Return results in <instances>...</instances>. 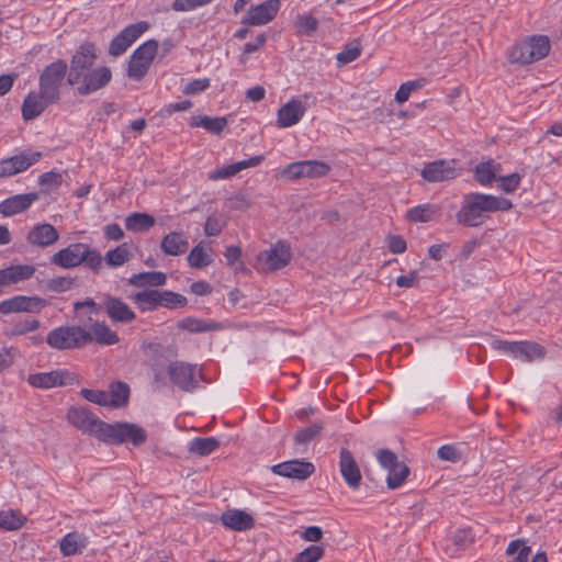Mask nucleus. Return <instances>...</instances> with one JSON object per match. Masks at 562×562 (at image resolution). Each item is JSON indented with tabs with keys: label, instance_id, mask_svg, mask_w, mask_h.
I'll return each mask as SVG.
<instances>
[{
	"label": "nucleus",
	"instance_id": "nucleus-1",
	"mask_svg": "<svg viewBox=\"0 0 562 562\" xmlns=\"http://www.w3.org/2000/svg\"><path fill=\"white\" fill-rule=\"evenodd\" d=\"M513 203L492 194L471 192L463 196L462 205L456 214L457 222L465 227H479L490 213L508 211Z\"/></svg>",
	"mask_w": 562,
	"mask_h": 562
},
{
	"label": "nucleus",
	"instance_id": "nucleus-2",
	"mask_svg": "<svg viewBox=\"0 0 562 562\" xmlns=\"http://www.w3.org/2000/svg\"><path fill=\"white\" fill-rule=\"evenodd\" d=\"M98 431V439L114 445L130 441L134 446H139L147 439V434L144 428L128 423H116L111 425L103 422Z\"/></svg>",
	"mask_w": 562,
	"mask_h": 562
},
{
	"label": "nucleus",
	"instance_id": "nucleus-3",
	"mask_svg": "<svg viewBox=\"0 0 562 562\" xmlns=\"http://www.w3.org/2000/svg\"><path fill=\"white\" fill-rule=\"evenodd\" d=\"M68 65L64 59H57L47 65L38 78V90L43 92L45 99L54 102L60 100V89L66 76H68Z\"/></svg>",
	"mask_w": 562,
	"mask_h": 562
},
{
	"label": "nucleus",
	"instance_id": "nucleus-4",
	"mask_svg": "<svg viewBox=\"0 0 562 562\" xmlns=\"http://www.w3.org/2000/svg\"><path fill=\"white\" fill-rule=\"evenodd\" d=\"M550 52V41L544 35H533L512 47L509 60L528 65L546 57Z\"/></svg>",
	"mask_w": 562,
	"mask_h": 562
},
{
	"label": "nucleus",
	"instance_id": "nucleus-5",
	"mask_svg": "<svg viewBox=\"0 0 562 562\" xmlns=\"http://www.w3.org/2000/svg\"><path fill=\"white\" fill-rule=\"evenodd\" d=\"M491 347L505 355H510L521 361L531 362L537 359H542L546 356L544 348L531 341H507L494 339L491 341Z\"/></svg>",
	"mask_w": 562,
	"mask_h": 562
},
{
	"label": "nucleus",
	"instance_id": "nucleus-6",
	"mask_svg": "<svg viewBox=\"0 0 562 562\" xmlns=\"http://www.w3.org/2000/svg\"><path fill=\"white\" fill-rule=\"evenodd\" d=\"M167 373L171 383L186 393H193L199 387V379L202 378L196 364L184 361H171L167 367Z\"/></svg>",
	"mask_w": 562,
	"mask_h": 562
},
{
	"label": "nucleus",
	"instance_id": "nucleus-7",
	"mask_svg": "<svg viewBox=\"0 0 562 562\" xmlns=\"http://www.w3.org/2000/svg\"><path fill=\"white\" fill-rule=\"evenodd\" d=\"M87 338V329L81 326H60L48 333L46 342L58 350L75 349L82 347Z\"/></svg>",
	"mask_w": 562,
	"mask_h": 562
},
{
	"label": "nucleus",
	"instance_id": "nucleus-8",
	"mask_svg": "<svg viewBox=\"0 0 562 562\" xmlns=\"http://www.w3.org/2000/svg\"><path fill=\"white\" fill-rule=\"evenodd\" d=\"M291 257L290 245L284 240H279L269 249L258 254L257 266L259 270L265 272L277 271L288 266Z\"/></svg>",
	"mask_w": 562,
	"mask_h": 562
},
{
	"label": "nucleus",
	"instance_id": "nucleus-9",
	"mask_svg": "<svg viewBox=\"0 0 562 562\" xmlns=\"http://www.w3.org/2000/svg\"><path fill=\"white\" fill-rule=\"evenodd\" d=\"M97 60V48L92 43L81 44L70 60L67 82L70 86L78 85L79 78L87 71L93 69Z\"/></svg>",
	"mask_w": 562,
	"mask_h": 562
},
{
	"label": "nucleus",
	"instance_id": "nucleus-10",
	"mask_svg": "<svg viewBox=\"0 0 562 562\" xmlns=\"http://www.w3.org/2000/svg\"><path fill=\"white\" fill-rule=\"evenodd\" d=\"M157 50L158 42L156 40H148L138 46L132 54L128 63V77L140 80L147 74Z\"/></svg>",
	"mask_w": 562,
	"mask_h": 562
},
{
	"label": "nucleus",
	"instance_id": "nucleus-11",
	"mask_svg": "<svg viewBox=\"0 0 562 562\" xmlns=\"http://www.w3.org/2000/svg\"><path fill=\"white\" fill-rule=\"evenodd\" d=\"M378 461L387 471V487L390 490L398 488L407 479L409 468L400 462L397 456L389 449H381L378 452Z\"/></svg>",
	"mask_w": 562,
	"mask_h": 562
},
{
	"label": "nucleus",
	"instance_id": "nucleus-12",
	"mask_svg": "<svg viewBox=\"0 0 562 562\" xmlns=\"http://www.w3.org/2000/svg\"><path fill=\"white\" fill-rule=\"evenodd\" d=\"M27 382L33 387L52 389L77 383V375L67 370H54L50 372L30 374L27 376Z\"/></svg>",
	"mask_w": 562,
	"mask_h": 562
},
{
	"label": "nucleus",
	"instance_id": "nucleus-13",
	"mask_svg": "<svg viewBox=\"0 0 562 562\" xmlns=\"http://www.w3.org/2000/svg\"><path fill=\"white\" fill-rule=\"evenodd\" d=\"M112 78L111 69L106 66L93 68L78 80L76 91L79 95H89L102 88H104Z\"/></svg>",
	"mask_w": 562,
	"mask_h": 562
},
{
	"label": "nucleus",
	"instance_id": "nucleus-14",
	"mask_svg": "<svg viewBox=\"0 0 562 562\" xmlns=\"http://www.w3.org/2000/svg\"><path fill=\"white\" fill-rule=\"evenodd\" d=\"M148 27L145 21L127 25L111 41L109 54L114 57L122 55Z\"/></svg>",
	"mask_w": 562,
	"mask_h": 562
},
{
	"label": "nucleus",
	"instance_id": "nucleus-15",
	"mask_svg": "<svg viewBox=\"0 0 562 562\" xmlns=\"http://www.w3.org/2000/svg\"><path fill=\"white\" fill-rule=\"evenodd\" d=\"M329 166L318 160H303L288 165L282 175L289 179L318 178L328 173Z\"/></svg>",
	"mask_w": 562,
	"mask_h": 562
},
{
	"label": "nucleus",
	"instance_id": "nucleus-16",
	"mask_svg": "<svg viewBox=\"0 0 562 562\" xmlns=\"http://www.w3.org/2000/svg\"><path fill=\"white\" fill-rule=\"evenodd\" d=\"M42 158L41 151H23L0 160V178L23 172Z\"/></svg>",
	"mask_w": 562,
	"mask_h": 562
},
{
	"label": "nucleus",
	"instance_id": "nucleus-17",
	"mask_svg": "<svg viewBox=\"0 0 562 562\" xmlns=\"http://www.w3.org/2000/svg\"><path fill=\"white\" fill-rule=\"evenodd\" d=\"M68 422L83 434L99 437V428L103 422L86 407L72 406L67 412Z\"/></svg>",
	"mask_w": 562,
	"mask_h": 562
},
{
	"label": "nucleus",
	"instance_id": "nucleus-18",
	"mask_svg": "<svg viewBox=\"0 0 562 562\" xmlns=\"http://www.w3.org/2000/svg\"><path fill=\"white\" fill-rule=\"evenodd\" d=\"M46 305V300L42 297L16 295L0 302V313H40Z\"/></svg>",
	"mask_w": 562,
	"mask_h": 562
},
{
	"label": "nucleus",
	"instance_id": "nucleus-19",
	"mask_svg": "<svg viewBox=\"0 0 562 562\" xmlns=\"http://www.w3.org/2000/svg\"><path fill=\"white\" fill-rule=\"evenodd\" d=\"M88 254L87 244L75 243L55 252L50 258V262L64 269H71L83 263Z\"/></svg>",
	"mask_w": 562,
	"mask_h": 562
},
{
	"label": "nucleus",
	"instance_id": "nucleus-20",
	"mask_svg": "<svg viewBox=\"0 0 562 562\" xmlns=\"http://www.w3.org/2000/svg\"><path fill=\"white\" fill-rule=\"evenodd\" d=\"M280 0H266L262 3L251 7L241 18L245 25H265L271 22L280 10Z\"/></svg>",
	"mask_w": 562,
	"mask_h": 562
},
{
	"label": "nucleus",
	"instance_id": "nucleus-21",
	"mask_svg": "<svg viewBox=\"0 0 562 562\" xmlns=\"http://www.w3.org/2000/svg\"><path fill=\"white\" fill-rule=\"evenodd\" d=\"M454 160L438 159L425 165L422 177L428 182L452 180L458 176Z\"/></svg>",
	"mask_w": 562,
	"mask_h": 562
},
{
	"label": "nucleus",
	"instance_id": "nucleus-22",
	"mask_svg": "<svg viewBox=\"0 0 562 562\" xmlns=\"http://www.w3.org/2000/svg\"><path fill=\"white\" fill-rule=\"evenodd\" d=\"M271 470L274 474L303 481L314 473L315 468L312 462L294 459L276 464Z\"/></svg>",
	"mask_w": 562,
	"mask_h": 562
},
{
	"label": "nucleus",
	"instance_id": "nucleus-23",
	"mask_svg": "<svg viewBox=\"0 0 562 562\" xmlns=\"http://www.w3.org/2000/svg\"><path fill=\"white\" fill-rule=\"evenodd\" d=\"M339 459V470L344 481L351 490H358L362 475L352 453L347 448H341Z\"/></svg>",
	"mask_w": 562,
	"mask_h": 562
},
{
	"label": "nucleus",
	"instance_id": "nucleus-24",
	"mask_svg": "<svg viewBox=\"0 0 562 562\" xmlns=\"http://www.w3.org/2000/svg\"><path fill=\"white\" fill-rule=\"evenodd\" d=\"M102 307L106 315L116 323L128 324L136 318L134 311L120 297L105 295Z\"/></svg>",
	"mask_w": 562,
	"mask_h": 562
},
{
	"label": "nucleus",
	"instance_id": "nucleus-25",
	"mask_svg": "<svg viewBox=\"0 0 562 562\" xmlns=\"http://www.w3.org/2000/svg\"><path fill=\"white\" fill-rule=\"evenodd\" d=\"M35 271L36 269L32 265H15L0 269V295L4 288L30 280Z\"/></svg>",
	"mask_w": 562,
	"mask_h": 562
},
{
	"label": "nucleus",
	"instance_id": "nucleus-26",
	"mask_svg": "<svg viewBox=\"0 0 562 562\" xmlns=\"http://www.w3.org/2000/svg\"><path fill=\"white\" fill-rule=\"evenodd\" d=\"M40 198L37 192L15 194L0 203V213L3 216H13L27 210Z\"/></svg>",
	"mask_w": 562,
	"mask_h": 562
},
{
	"label": "nucleus",
	"instance_id": "nucleus-27",
	"mask_svg": "<svg viewBox=\"0 0 562 562\" xmlns=\"http://www.w3.org/2000/svg\"><path fill=\"white\" fill-rule=\"evenodd\" d=\"M306 112L305 104L296 99H293L282 105L278 111V126L285 128L295 125L304 116Z\"/></svg>",
	"mask_w": 562,
	"mask_h": 562
},
{
	"label": "nucleus",
	"instance_id": "nucleus-28",
	"mask_svg": "<svg viewBox=\"0 0 562 562\" xmlns=\"http://www.w3.org/2000/svg\"><path fill=\"white\" fill-rule=\"evenodd\" d=\"M222 524L234 531H246L255 526L254 517L241 509H227L221 515Z\"/></svg>",
	"mask_w": 562,
	"mask_h": 562
},
{
	"label": "nucleus",
	"instance_id": "nucleus-29",
	"mask_svg": "<svg viewBox=\"0 0 562 562\" xmlns=\"http://www.w3.org/2000/svg\"><path fill=\"white\" fill-rule=\"evenodd\" d=\"M56 102L44 98L43 92H30L22 103V117L24 121H31L40 116L48 105Z\"/></svg>",
	"mask_w": 562,
	"mask_h": 562
},
{
	"label": "nucleus",
	"instance_id": "nucleus-30",
	"mask_svg": "<svg viewBox=\"0 0 562 562\" xmlns=\"http://www.w3.org/2000/svg\"><path fill=\"white\" fill-rule=\"evenodd\" d=\"M59 238L57 229L47 223L35 225L27 234L26 240L37 247H48Z\"/></svg>",
	"mask_w": 562,
	"mask_h": 562
},
{
	"label": "nucleus",
	"instance_id": "nucleus-31",
	"mask_svg": "<svg viewBox=\"0 0 562 562\" xmlns=\"http://www.w3.org/2000/svg\"><path fill=\"white\" fill-rule=\"evenodd\" d=\"M87 334L88 338L83 339V346L92 341L100 345L111 346L120 340L119 335L103 322L93 323L90 329L87 330Z\"/></svg>",
	"mask_w": 562,
	"mask_h": 562
},
{
	"label": "nucleus",
	"instance_id": "nucleus-32",
	"mask_svg": "<svg viewBox=\"0 0 562 562\" xmlns=\"http://www.w3.org/2000/svg\"><path fill=\"white\" fill-rule=\"evenodd\" d=\"M88 546V539L79 532H68L59 541V549L64 557L79 554Z\"/></svg>",
	"mask_w": 562,
	"mask_h": 562
},
{
	"label": "nucleus",
	"instance_id": "nucleus-33",
	"mask_svg": "<svg viewBox=\"0 0 562 562\" xmlns=\"http://www.w3.org/2000/svg\"><path fill=\"white\" fill-rule=\"evenodd\" d=\"M142 348L146 358L145 363L148 368L168 367L170 363L165 346L155 342H144Z\"/></svg>",
	"mask_w": 562,
	"mask_h": 562
},
{
	"label": "nucleus",
	"instance_id": "nucleus-34",
	"mask_svg": "<svg viewBox=\"0 0 562 562\" xmlns=\"http://www.w3.org/2000/svg\"><path fill=\"white\" fill-rule=\"evenodd\" d=\"M262 160H263V156L259 155V156H254L247 160H241V161L231 164L228 166L222 167V168L215 170L214 172H212L210 175V179L218 180V179L231 178L246 168L258 166Z\"/></svg>",
	"mask_w": 562,
	"mask_h": 562
},
{
	"label": "nucleus",
	"instance_id": "nucleus-35",
	"mask_svg": "<svg viewBox=\"0 0 562 562\" xmlns=\"http://www.w3.org/2000/svg\"><path fill=\"white\" fill-rule=\"evenodd\" d=\"M189 247L188 239L178 232H170L160 243L161 250L169 256H178L180 254L186 252Z\"/></svg>",
	"mask_w": 562,
	"mask_h": 562
},
{
	"label": "nucleus",
	"instance_id": "nucleus-36",
	"mask_svg": "<svg viewBox=\"0 0 562 562\" xmlns=\"http://www.w3.org/2000/svg\"><path fill=\"white\" fill-rule=\"evenodd\" d=\"M166 281L167 277L164 272L148 271L133 274L128 279V284L136 288L161 286L166 284Z\"/></svg>",
	"mask_w": 562,
	"mask_h": 562
},
{
	"label": "nucleus",
	"instance_id": "nucleus-37",
	"mask_svg": "<svg viewBox=\"0 0 562 562\" xmlns=\"http://www.w3.org/2000/svg\"><path fill=\"white\" fill-rule=\"evenodd\" d=\"M221 446L220 440H217L214 437H196L193 438L189 446L188 451L191 454L200 456V457H206L214 452L216 449H218Z\"/></svg>",
	"mask_w": 562,
	"mask_h": 562
},
{
	"label": "nucleus",
	"instance_id": "nucleus-38",
	"mask_svg": "<svg viewBox=\"0 0 562 562\" xmlns=\"http://www.w3.org/2000/svg\"><path fill=\"white\" fill-rule=\"evenodd\" d=\"M143 312L155 311L158 307L157 290L145 289L128 296Z\"/></svg>",
	"mask_w": 562,
	"mask_h": 562
},
{
	"label": "nucleus",
	"instance_id": "nucleus-39",
	"mask_svg": "<svg viewBox=\"0 0 562 562\" xmlns=\"http://www.w3.org/2000/svg\"><path fill=\"white\" fill-rule=\"evenodd\" d=\"M155 225L154 216L147 213H133L125 220L127 231L138 233L147 232Z\"/></svg>",
	"mask_w": 562,
	"mask_h": 562
},
{
	"label": "nucleus",
	"instance_id": "nucleus-40",
	"mask_svg": "<svg viewBox=\"0 0 562 562\" xmlns=\"http://www.w3.org/2000/svg\"><path fill=\"white\" fill-rule=\"evenodd\" d=\"M131 247L127 243H123L114 249L105 254L104 260L108 266L116 268L123 266L132 259Z\"/></svg>",
	"mask_w": 562,
	"mask_h": 562
},
{
	"label": "nucleus",
	"instance_id": "nucleus-41",
	"mask_svg": "<svg viewBox=\"0 0 562 562\" xmlns=\"http://www.w3.org/2000/svg\"><path fill=\"white\" fill-rule=\"evenodd\" d=\"M41 322L35 318L16 319L10 324V327L4 331L7 337L22 336L40 328Z\"/></svg>",
	"mask_w": 562,
	"mask_h": 562
},
{
	"label": "nucleus",
	"instance_id": "nucleus-42",
	"mask_svg": "<svg viewBox=\"0 0 562 562\" xmlns=\"http://www.w3.org/2000/svg\"><path fill=\"white\" fill-rule=\"evenodd\" d=\"M439 212V209L434 204H420L407 211L406 217L411 222L426 223L431 221Z\"/></svg>",
	"mask_w": 562,
	"mask_h": 562
},
{
	"label": "nucleus",
	"instance_id": "nucleus-43",
	"mask_svg": "<svg viewBox=\"0 0 562 562\" xmlns=\"http://www.w3.org/2000/svg\"><path fill=\"white\" fill-rule=\"evenodd\" d=\"M108 394L109 407H121L128 401L130 387L126 383L119 381L111 385Z\"/></svg>",
	"mask_w": 562,
	"mask_h": 562
},
{
	"label": "nucleus",
	"instance_id": "nucleus-44",
	"mask_svg": "<svg viewBox=\"0 0 562 562\" xmlns=\"http://www.w3.org/2000/svg\"><path fill=\"white\" fill-rule=\"evenodd\" d=\"M190 267L195 269L205 268L212 263V257L206 252L203 241L195 245L187 257Z\"/></svg>",
	"mask_w": 562,
	"mask_h": 562
},
{
	"label": "nucleus",
	"instance_id": "nucleus-45",
	"mask_svg": "<svg viewBox=\"0 0 562 562\" xmlns=\"http://www.w3.org/2000/svg\"><path fill=\"white\" fill-rule=\"evenodd\" d=\"M26 521V517L20 512L8 509L0 512V529L16 530L20 529Z\"/></svg>",
	"mask_w": 562,
	"mask_h": 562
},
{
	"label": "nucleus",
	"instance_id": "nucleus-46",
	"mask_svg": "<svg viewBox=\"0 0 562 562\" xmlns=\"http://www.w3.org/2000/svg\"><path fill=\"white\" fill-rule=\"evenodd\" d=\"M499 165H495L493 160L480 162L475 167L474 179L482 186L491 184L496 179V170Z\"/></svg>",
	"mask_w": 562,
	"mask_h": 562
},
{
	"label": "nucleus",
	"instance_id": "nucleus-47",
	"mask_svg": "<svg viewBox=\"0 0 562 562\" xmlns=\"http://www.w3.org/2000/svg\"><path fill=\"white\" fill-rule=\"evenodd\" d=\"M158 307L166 308H180L187 305L188 300L186 296L172 291L157 290Z\"/></svg>",
	"mask_w": 562,
	"mask_h": 562
},
{
	"label": "nucleus",
	"instance_id": "nucleus-48",
	"mask_svg": "<svg viewBox=\"0 0 562 562\" xmlns=\"http://www.w3.org/2000/svg\"><path fill=\"white\" fill-rule=\"evenodd\" d=\"M227 125L225 117L195 116L192 117L191 126L205 128L213 134H220Z\"/></svg>",
	"mask_w": 562,
	"mask_h": 562
},
{
	"label": "nucleus",
	"instance_id": "nucleus-49",
	"mask_svg": "<svg viewBox=\"0 0 562 562\" xmlns=\"http://www.w3.org/2000/svg\"><path fill=\"white\" fill-rule=\"evenodd\" d=\"M506 553L507 555H515L517 553V555L508 562H528L531 549L525 544L524 540L516 539L508 544Z\"/></svg>",
	"mask_w": 562,
	"mask_h": 562
},
{
	"label": "nucleus",
	"instance_id": "nucleus-50",
	"mask_svg": "<svg viewBox=\"0 0 562 562\" xmlns=\"http://www.w3.org/2000/svg\"><path fill=\"white\" fill-rule=\"evenodd\" d=\"M323 423H314L307 427H304L296 431L294 436V442L296 445H306L317 437L323 430Z\"/></svg>",
	"mask_w": 562,
	"mask_h": 562
},
{
	"label": "nucleus",
	"instance_id": "nucleus-51",
	"mask_svg": "<svg viewBox=\"0 0 562 562\" xmlns=\"http://www.w3.org/2000/svg\"><path fill=\"white\" fill-rule=\"evenodd\" d=\"M63 182V173L56 171L44 172L38 178V183L44 188V193H50L58 189Z\"/></svg>",
	"mask_w": 562,
	"mask_h": 562
},
{
	"label": "nucleus",
	"instance_id": "nucleus-52",
	"mask_svg": "<svg viewBox=\"0 0 562 562\" xmlns=\"http://www.w3.org/2000/svg\"><path fill=\"white\" fill-rule=\"evenodd\" d=\"M295 27L299 34L311 35L318 27V21L311 14H300L296 16Z\"/></svg>",
	"mask_w": 562,
	"mask_h": 562
},
{
	"label": "nucleus",
	"instance_id": "nucleus-53",
	"mask_svg": "<svg viewBox=\"0 0 562 562\" xmlns=\"http://www.w3.org/2000/svg\"><path fill=\"white\" fill-rule=\"evenodd\" d=\"M325 554L322 546L312 544L295 555L293 562H318Z\"/></svg>",
	"mask_w": 562,
	"mask_h": 562
},
{
	"label": "nucleus",
	"instance_id": "nucleus-54",
	"mask_svg": "<svg viewBox=\"0 0 562 562\" xmlns=\"http://www.w3.org/2000/svg\"><path fill=\"white\" fill-rule=\"evenodd\" d=\"M425 85V79L407 81L402 83L395 93V101L398 103H404L408 100L411 93L419 88H423Z\"/></svg>",
	"mask_w": 562,
	"mask_h": 562
},
{
	"label": "nucleus",
	"instance_id": "nucleus-55",
	"mask_svg": "<svg viewBox=\"0 0 562 562\" xmlns=\"http://www.w3.org/2000/svg\"><path fill=\"white\" fill-rule=\"evenodd\" d=\"M521 181V176L517 172L510 173L508 176H503L498 178V188L505 193H513L517 190Z\"/></svg>",
	"mask_w": 562,
	"mask_h": 562
},
{
	"label": "nucleus",
	"instance_id": "nucleus-56",
	"mask_svg": "<svg viewBox=\"0 0 562 562\" xmlns=\"http://www.w3.org/2000/svg\"><path fill=\"white\" fill-rule=\"evenodd\" d=\"M80 395L91 403L109 407V394L105 391L82 389Z\"/></svg>",
	"mask_w": 562,
	"mask_h": 562
},
{
	"label": "nucleus",
	"instance_id": "nucleus-57",
	"mask_svg": "<svg viewBox=\"0 0 562 562\" xmlns=\"http://www.w3.org/2000/svg\"><path fill=\"white\" fill-rule=\"evenodd\" d=\"M74 285V279L70 277H55L47 281V289L53 292H66Z\"/></svg>",
	"mask_w": 562,
	"mask_h": 562
},
{
	"label": "nucleus",
	"instance_id": "nucleus-58",
	"mask_svg": "<svg viewBox=\"0 0 562 562\" xmlns=\"http://www.w3.org/2000/svg\"><path fill=\"white\" fill-rule=\"evenodd\" d=\"M210 87V80L207 78L194 79L188 82L183 88V93L189 95L198 94Z\"/></svg>",
	"mask_w": 562,
	"mask_h": 562
},
{
	"label": "nucleus",
	"instance_id": "nucleus-59",
	"mask_svg": "<svg viewBox=\"0 0 562 562\" xmlns=\"http://www.w3.org/2000/svg\"><path fill=\"white\" fill-rule=\"evenodd\" d=\"M361 54L359 46H346V48L337 54V61L341 65H347L356 60Z\"/></svg>",
	"mask_w": 562,
	"mask_h": 562
},
{
	"label": "nucleus",
	"instance_id": "nucleus-60",
	"mask_svg": "<svg viewBox=\"0 0 562 562\" xmlns=\"http://www.w3.org/2000/svg\"><path fill=\"white\" fill-rule=\"evenodd\" d=\"M88 252L89 254L86 256L83 262L92 271L98 272L102 267L103 259L101 257V254L98 250L92 249L89 245H88Z\"/></svg>",
	"mask_w": 562,
	"mask_h": 562
},
{
	"label": "nucleus",
	"instance_id": "nucleus-61",
	"mask_svg": "<svg viewBox=\"0 0 562 562\" xmlns=\"http://www.w3.org/2000/svg\"><path fill=\"white\" fill-rule=\"evenodd\" d=\"M212 0H175L172 3V9L175 11H189L196 7H201L210 3Z\"/></svg>",
	"mask_w": 562,
	"mask_h": 562
},
{
	"label": "nucleus",
	"instance_id": "nucleus-62",
	"mask_svg": "<svg viewBox=\"0 0 562 562\" xmlns=\"http://www.w3.org/2000/svg\"><path fill=\"white\" fill-rule=\"evenodd\" d=\"M386 245L393 254H402L406 250V241L400 235H389L386 237Z\"/></svg>",
	"mask_w": 562,
	"mask_h": 562
},
{
	"label": "nucleus",
	"instance_id": "nucleus-63",
	"mask_svg": "<svg viewBox=\"0 0 562 562\" xmlns=\"http://www.w3.org/2000/svg\"><path fill=\"white\" fill-rule=\"evenodd\" d=\"M474 540V535L471 530L460 529L453 535V542L459 548H465Z\"/></svg>",
	"mask_w": 562,
	"mask_h": 562
},
{
	"label": "nucleus",
	"instance_id": "nucleus-64",
	"mask_svg": "<svg viewBox=\"0 0 562 562\" xmlns=\"http://www.w3.org/2000/svg\"><path fill=\"white\" fill-rule=\"evenodd\" d=\"M266 42H267V36H266V34L261 33L256 36L254 42L246 43L244 45V49H243L241 61L245 60L244 59L245 55L252 54V53L259 50L265 45Z\"/></svg>",
	"mask_w": 562,
	"mask_h": 562
}]
</instances>
